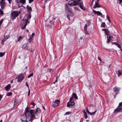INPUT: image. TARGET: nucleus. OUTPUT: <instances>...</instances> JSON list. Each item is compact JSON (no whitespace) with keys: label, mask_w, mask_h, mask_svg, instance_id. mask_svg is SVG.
Segmentation results:
<instances>
[{"label":"nucleus","mask_w":122,"mask_h":122,"mask_svg":"<svg viewBox=\"0 0 122 122\" xmlns=\"http://www.w3.org/2000/svg\"><path fill=\"white\" fill-rule=\"evenodd\" d=\"M26 8L29 11L28 12H30L32 10L30 6H29L28 5H27V6Z\"/></svg>","instance_id":"nucleus-22"},{"label":"nucleus","mask_w":122,"mask_h":122,"mask_svg":"<svg viewBox=\"0 0 122 122\" xmlns=\"http://www.w3.org/2000/svg\"><path fill=\"white\" fill-rule=\"evenodd\" d=\"M80 3L76 0H73V5H72V6H76L79 4Z\"/></svg>","instance_id":"nucleus-17"},{"label":"nucleus","mask_w":122,"mask_h":122,"mask_svg":"<svg viewBox=\"0 0 122 122\" xmlns=\"http://www.w3.org/2000/svg\"><path fill=\"white\" fill-rule=\"evenodd\" d=\"M117 72H118L117 74H118V76H119V75H122V74L120 71H119V70L118 71H117Z\"/></svg>","instance_id":"nucleus-36"},{"label":"nucleus","mask_w":122,"mask_h":122,"mask_svg":"<svg viewBox=\"0 0 122 122\" xmlns=\"http://www.w3.org/2000/svg\"><path fill=\"white\" fill-rule=\"evenodd\" d=\"M98 2H95V4L94 5L93 8H98V7H101V6H100L99 4L98 3Z\"/></svg>","instance_id":"nucleus-13"},{"label":"nucleus","mask_w":122,"mask_h":122,"mask_svg":"<svg viewBox=\"0 0 122 122\" xmlns=\"http://www.w3.org/2000/svg\"><path fill=\"white\" fill-rule=\"evenodd\" d=\"M26 85L28 87V88H29V87L28 84V83L27 82H26Z\"/></svg>","instance_id":"nucleus-46"},{"label":"nucleus","mask_w":122,"mask_h":122,"mask_svg":"<svg viewBox=\"0 0 122 122\" xmlns=\"http://www.w3.org/2000/svg\"><path fill=\"white\" fill-rule=\"evenodd\" d=\"M107 19H109L108 15H107Z\"/></svg>","instance_id":"nucleus-57"},{"label":"nucleus","mask_w":122,"mask_h":122,"mask_svg":"<svg viewBox=\"0 0 122 122\" xmlns=\"http://www.w3.org/2000/svg\"><path fill=\"white\" fill-rule=\"evenodd\" d=\"M93 11L95 14H97L98 15H102V14L100 11H97L94 10H93Z\"/></svg>","instance_id":"nucleus-14"},{"label":"nucleus","mask_w":122,"mask_h":122,"mask_svg":"<svg viewBox=\"0 0 122 122\" xmlns=\"http://www.w3.org/2000/svg\"><path fill=\"white\" fill-rule=\"evenodd\" d=\"M29 3H30L31 2H32L33 1V0H29Z\"/></svg>","instance_id":"nucleus-47"},{"label":"nucleus","mask_w":122,"mask_h":122,"mask_svg":"<svg viewBox=\"0 0 122 122\" xmlns=\"http://www.w3.org/2000/svg\"><path fill=\"white\" fill-rule=\"evenodd\" d=\"M22 37L21 36H20L19 37V38H18V41H20V40H21V39H22Z\"/></svg>","instance_id":"nucleus-35"},{"label":"nucleus","mask_w":122,"mask_h":122,"mask_svg":"<svg viewBox=\"0 0 122 122\" xmlns=\"http://www.w3.org/2000/svg\"><path fill=\"white\" fill-rule=\"evenodd\" d=\"M32 39L30 38L28 39V41L29 42H30L32 41Z\"/></svg>","instance_id":"nucleus-43"},{"label":"nucleus","mask_w":122,"mask_h":122,"mask_svg":"<svg viewBox=\"0 0 122 122\" xmlns=\"http://www.w3.org/2000/svg\"><path fill=\"white\" fill-rule=\"evenodd\" d=\"M14 106H15L18 103V101L17 99H15L14 100Z\"/></svg>","instance_id":"nucleus-26"},{"label":"nucleus","mask_w":122,"mask_h":122,"mask_svg":"<svg viewBox=\"0 0 122 122\" xmlns=\"http://www.w3.org/2000/svg\"><path fill=\"white\" fill-rule=\"evenodd\" d=\"M70 113V112H66L65 114V115H68V114H69Z\"/></svg>","instance_id":"nucleus-44"},{"label":"nucleus","mask_w":122,"mask_h":122,"mask_svg":"<svg viewBox=\"0 0 122 122\" xmlns=\"http://www.w3.org/2000/svg\"><path fill=\"white\" fill-rule=\"evenodd\" d=\"M22 48L25 50H30V51H32L33 50H30V47H29L28 46H27L26 44H23L22 46Z\"/></svg>","instance_id":"nucleus-9"},{"label":"nucleus","mask_w":122,"mask_h":122,"mask_svg":"<svg viewBox=\"0 0 122 122\" xmlns=\"http://www.w3.org/2000/svg\"><path fill=\"white\" fill-rule=\"evenodd\" d=\"M79 4V6L81 9L84 10H85V8L83 5L82 2H81Z\"/></svg>","instance_id":"nucleus-15"},{"label":"nucleus","mask_w":122,"mask_h":122,"mask_svg":"<svg viewBox=\"0 0 122 122\" xmlns=\"http://www.w3.org/2000/svg\"><path fill=\"white\" fill-rule=\"evenodd\" d=\"M20 2L22 4V5L24 3H25V0H20Z\"/></svg>","instance_id":"nucleus-27"},{"label":"nucleus","mask_w":122,"mask_h":122,"mask_svg":"<svg viewBox=\"0 0 122 122\" xmlns=\"http://www.w3.org/2000/svg\"><path fill=\"white\" fill-rule=\"evenodd\" d=\"M20 13V11H14L11 12V16L14 19H15L16 17L18 16Z\"/></svg>","instance_id":"nucleus-3"},{"label":"nucleus","mask_w":122,"mask_h":122,"mask_svg":"<svg viewBox=\"0 0 122 122\" xmlns=\"http://www.w3.org/2000/svg\"><path fill=\"white\" fill-rule=\"evenodd\" d=\"M28 20L27 19H25V18H24L22 20V21H23L22 23L21 27L22 29H24L25 28L27 25Z\"/></svg>","instance_id":"nucleus-4"},{"label":"nucleus","mask_w":122,"mask_h":122,"mask_svg":"<svg viewBox=\"0 0 122 122\" xmlns=\"http://www.w3.org/2000/svg\"><path fill=\"white\" fill-rule=\"evenodd\" d=\"M97 111V110H96L94 112H92V113H91L89 111H88L87 112L88 113L90 114V115H94L95 114V113H96Z\"/></svg>","instance_id":"nucleus-25"},{"label":"nucleus","mask_w":122,"mask_h":122,"mask_svg":"<svg viewBox=\"0 0 122 122\" xmlns=\"http://www.w3.org/2000/svg\"><path fill=\"white\" fill-rule=\"evenodd\" d=\"M114 92L116 93V94H117L119 91V88L115 87L114 88Z\"/></svg>","instance_id":"nucleus-19"},{"label":"nucleus","mask_w":122,"mask_h":122,"mask_svg":"<svg viewBox=\"0 0 122 122\" xmlns=\"http://www.w3.org/2000/svg\"><path fill=\"white\" fill-rule=\"evenodd\" d=\"M26 31L27 32H29V30L28 29H27L26 30Z\"/></svg>","instance_id":"nucleus-63"},{"label":"nucleus","mask_w":122,"mask_h":122,"mask_svg":"<svg viewBox=\"0 0 122 122\" xmlns=\"http://www.w3.org/2000/svg\"><path fill=\"white\" fill-rule=\"evenodd\" d=\"M27 17L29 19H30L31 17V16L30 15V12H28L27 15Z\"/></svg>","instance_id":"nucleus-29"},{"label":"nucleus","mask_w":122,"mask_h":122,"mask_svg":"<svg viewBox=\"0 0 122 122\" xmlns=\"http://www.w3.org/2000/svg\"><path fill=\"white\" fill-rule=\"evenodd\" d=\"M10 88L11 86H10V84H8L5 87V88L6 89V91H8L10 90Z\"/></svg>","instance_id":"nucleus-20"},{"label":"nucleus","mask_w":122,"mask_h":122,"mask_svg":"<svg viewBox=\"0 0 122 122\" xmlns=\"http://www.w3.org/2000/svg\"><path fill=\"white\" fill-rule=\"evenodd\" d=\"M53 71H54V70L53 69H50L49 71L50 72H52Z\"/></svg>","instance_id":"nucleus-48"},{"label":"nucleus","mask_w":122,"mask_h":122,"mask_svg":"<svg viewBox=\"0 0 122 122\" xmlns=\"http://www.w3.org/2000/svg\"><path fill=\"white\" fill-rule=\"evenodd\" d=\"M29 107H26L25 108V114L26 115L28 114L29 113Z\"/></svg>","instance_id":"nucleus-18"},{"label":"nucleus","mask_w":122,"mask_h":122,"mask_svg":"<svg viewBox=\"0 0 122 122\" xmlns=\"http://www.w3.org/2000/svg\"><path fill=\"white\" fill-rule=\"evenodd\" d=\"M107 29H103L102 30H103V31H105L106 30H107Z\"/></svg>","instance_id":"nucleus-58"},{"label":"nucleus","mask_w":122,"mask_h":122,"mask_svg":"<svg viewBox=\"0 0 122 122\" xmlns=\"http://www.w3.org/2000/svg\"><path fill=\"white\" fill-rule=\"evenodd\" d=\"M75 104V102L74 101L72 100H70L67 103V107H69L71 106H72L74 105Z\"/></svg>","instance_id":"nucleus-10"},{"label":"nucleus","mask_w":122,"mask_h":122,"mask_svg":"<svg viewBox=\"0 0 122 122\" xmlns=\"http://www.w3.org/2000/svg\"><path fill=\"white\" fill-rule=\"evenodd\" d=\"M119 4H121V3H122V0H119Z\"/></svg>","instance_id":"nucleus-53"},{"label":"nucleus","mask_w":122,"mask_h":122,"mask_svg":"<svg viewBox=\"0 0 122 122\" xmlns=\"http://www.w3.org/2000/svg\"><path fill=\"white\" fill-rule=\"evenodd\" d=\"M2 98V96L1 95H0V101Z\"/></svg>","instance_id":"nucleus-51"},{"label":"nucleus","mask_w":122,"mask_h":122,"mask_svg":"<svg viewBox=\"0 0 122 122\" xmlns=\"http://www.w3.org/2000/svg\"><path fill=\"white\" fill-rule=\"evenodd\" d=\"M113 43L115 45L117 46L119 48H121V46L119 44L116 43V42H113L112 43V44H113Z\"/></svg>","instance_id":"nucleus-23"},{"label":"nucleus","mask_w":122,"mask_h":122,"mask_svg":"<svg viewBox=\"0 0 122 122\" xmlns=\"http://www.w3.org/2000/svg\"><path fill=\"white\" fill-rule=\"evenodd\" d=\"M85 32V34H88V33L87 32V29H84Z\"/></svg>","instance_id":"nucleus-40"},{"label":"nucleus","mask_w":122,"mask_h":122,"mask_svg":"<svg viewBox=\"0 0 122 122\" xmlns=\"http://www.w3.org/2000/svg\"><path fill=\"white\" fill-rule=\"evenodd\" d=\"M9 2V4H10L11 3V0H7Z\"/></svg>","instance_id":"nucleus-56"},{"label":"nucleus","mask_w":122,"mask_h":122,"mask_svg":"<svg viewBox=\"0 0 122 122\" xmlns=\"http://www.w3.org/2000/svg\"><path fill=\"white\" fill-rule=\"evenodd\" d=\"M34 110L31 109L29 112V114L31 116L28 114L27 116L26 115V120L27 122H31L33 120L35 119V114L34 113Z\"/></svg>","instance_id":"nucleus-2"},{"label":"nucleus","mask_w":122,"mask_h":122,"mask_svg":"<svg viewBox=\"0 0 122 122\" xmlns=\"http://www.w3.org/2000/svg\"><path fill=\"white\" fill-rule=\"evenodd\" d=\"M0 4L2 9H3L5 6V2L0 1Z\"/></svg>","instance_id":"nucleus-12"},{"label":"nucleus","mask_w":122,"mask_h":122,"mask_svg":"<svg viewBox=\"0 0 122 122\" xmlns=\"http://www.w3.org/2000/svg\"><path fill=\"white\" fill-rule=\"evenodd\" d=\"M89 25V24H86L84 27V29H87V26Z\"/></svg>","instance_id":"nucleus-41"},{"label":"nucleus","mask_w":122,"mask_h":122,"mask_svg":"<svg viewBox=\"0 0 122 122\" xmlns=\"http://www.w3.org/2000/svg\"><path fill=\"white\" fill-rule=\"evenodd\" d=\"M31 104L33 105V106H34L35 105V104L33 102H32L31 103Z\"/></svg>","instance_id":"nucleus-50"},{"label":"nucleus","mask_w":122,"mask_h":122,"mask_svg":"<svg viewBox=\"0 0 122 122\" xmlns=\"http://www.w3.org/2000/svg\"><path fill=\"white\" fill-rule=\"evenodd\" d=\"M3 12L2 10L1 9H0V15H1L2 16L3 15Z\"/></svg>","instance_id":"nucleus-31"},{"label":"nucleus","mask_w":122,"mask_h":122,"mask_svg":"<svg viewBox=\"0 0 122 122\" xmlns=\"http://www.w3.org/2000/svg\"><path fill=\"white\" fill-rule=\"evenodd\" d=\"M60 103V101L59 100H56L55 101L53 102L52 104L53 106L54 107H57Z\"/></svg>","instance_id":"nucleus-5"},{"label":"nucleus","mask_w":122,"mask_h":122,"mask_svg":"<svg viewBox=\"0 0 122 122\" xmlns=\"http://www.w3.org/2000/svg\"><path fill=\"white\" fill-rule=\"evenodd\" d=\"M108 21H109L110 22V19H108Z\"/></svg>","instance_id":"nucleus-64"},{"label":"nucleus","mask_w":122,"mask_h":122,"mask_svg":"<svg viewBox=\"0 0 122 122\" xmlns=\"http://www.w3.org/2000/svg\"><path fill=\"white\" fill-rule=\"evenodd\" d=\"M24 77V75L23 74L19 75L17 78V81L18 82H21L23 80Z\"/></svg>","instance_id":"nucleus-6"},{"label":"nucleus","mask_w":122,"mask_h":122,"mask_svg":"<svg viewBox=\"0 0 122 122\" xmlns=\"http://www.w3.org/2000/svg\"><path fill=\"white\" fill-rule=\"evenodd\" d=\"M30 94V90L29 88L28 89V96H29Z\"/></svg>","instance_id":"nucleus-45"},{"label":"nucleus","mask_w":122,"mask_h":122,"mask_svg":"<svg viewBox=\"0 0 122 122\" xmlns=\"http://www.w3.org/2000/svg\"><path fill=\"white\" fill-rule=\"evenodd\" d=\"M98 59L100 61H101V59L99 57H98Z\"/></svg>","instance_id":"nucleus-55"},{"label":"nucleus","mask_w":122,"mask_h":122,"mask_svg":"<svg viewBox=\"0 0 122 122\" xmlns=\"http://www.w3.org/2000/svg\"><path fill=\"white\" fill-rule=\"evenodd\" d=\"M88 24H89V25L91 24V22L90 21H88L87 22Z\"/></svg>","instance_id":"nucleus-52"},{"label":"nucleus","mask_w":122,"mask_h":122,"mask_svg":"<svg viewBox=\"0 0 122 122\" xmlns=\"http://www.w3.org/2000/svg\"><path fill=\"white\" fill-rule=\"evenodd\" d=\"M105 22L102 23L101 25V27H104L105 26Z\"/></svg>","instance_id":"nucleus-34"},{"label":"nucleus","mask_w":122,"mask_h":122,"mask_svg":"<svg viewBox=\"0 0 122 122\" xmlns=\"http://www.w3.org/2000/svg\"><path fill=\"white\" fill-rule=\"evenodd\" d=\"M34 35H35V33H33L31 35H30V36H29L30 38L32 39L33 37L34 36Z\"/></svg>","instance_id":"nucleus-32"},{"label":"nucleus","mask_w":122,"mask_h":122,"mask_svg":"<svg viewBox=\"0 0 122 122\" xmlns=\"http://www.w3.org/2000/svg\"><path fill=\"white\" fill-rule=\"evenodd\" d=\"M13 82V80H12L10 81V83H12Z\"/></svg>","instance_id":"nucleus-61"},{"label":"nucleus","mask_w":122,"mask_h":122,"mask_svg":"<svg viewBox=\"0 0 122 122\" xmlns=\"http://www.w3.org/2000/svg\"><path fill=\"white\" fill-rule=\"evenodd\" d=\"M49 1L48 0H46L45 2V3H44V5H46V2L48 1Z\"/></svg>","instance_id":"nucleus-49"},{"label":"nucleus","mask_w":122,"mask_h":122,"mask_svg":"<svg viewBox=\"0 0 122 122\" xmlns=\"http://www.w3.org/2000/svg\"><path fill=\"white\" fill-rule=\"evenodd\" d=\"M74 97L76 99H78V97L74 93H72V97L70 98V100H72Z\"/></svg>","instance_id":"nucleus-11"},{"label":"nucleus","mask_w":122,"mask_h":122,"mask_svg":"<svg viewBox=\"0 0 122 122\" xmlns=\"http://www.w3.org/2000/svg\"><path fill=\"white\" fill-rule=\"evenodd\" d=\"M86 111L87 112L89 111V110H88V109L87 108L86 109Z\"/></svg>","instance_id":"nucleus-60"},{"label":"nucleus","mask_w":122,"mask_h":122,"mask_svg":"<svg viewBox=\"0 0 122 122\" xmlns=\"http://www.w3.org/2000/svg\"><path fill=\"white\" fill-rule=\"evenodd\" d=\"M33 73H31L28 76V78H30L32 76H33Z\"/></svg>","instance_id":"nucleus-37"},{"label":"nucleus","mask_w":122,"mask_h":122,"mask_svg":"<svg viewBox=\"0 0 122 122\" xmlns=\"http://www.w3.org/2000/svg\"><path fill=\"white\" fill-rule=\"evenodd\" d=\"M34 111L35 114H36L37 113H40L41 112V110L39 108H37L36 109V111Z\"/></svg>","instance_id":"nucleus-21"},{"label":"nucleus","mask_w":122,"mask_h":122,"mask_svg":"<svg viewBox=\"0 0 122 122\" xmlns=\"http://www.w3.org/2000/svg\"><path fill=\"white\" fill-rule=\"evenodd\" d=\"M12 94V93H11L10 92H9L7 94V96H11Z\"/></svg>","instance_id":"nucleus-39"},{"label":"nucleus","mask_w":122,"mask_h":122,"mask_svg":"<svg viewBox=\"0 0 122 122\" xmlns=\"http://www.w3.org/2000/svg\"><path fill=\"white\" fill-rule=\"evenodd\" d=\"M105 32L106 35L107 36H108V35H109L110 32L107 29V30L105 31Z\"/></svg>","instance_id":"nucleus-28"},{"label":"nucleus","mask_w":122,"mask_h":122,"mask_svg":"<svg viewBox=\"0 0 122 122\" xmlns=\"http://www.w3.org/2000/svg\"><path fill=\"white\" fill-rule=\"evenodd\" d=\"M4 38H5V39H6V40L7 39H8L9 38V36H6L5 37L4 36Z\"/></svg>","instance_id":"nucleus-38"},{"label":"nucleus","mask_w":122,"mask_h":122,"mask_svg":"<svg viewBox=\"0 0 122 122\" xmlns=\"http://www.w3.org/2000/svg\"><path fill=\"white\" fill-rule=\"evenodd\" d=\"M74 9L75 10H78V8L76 7H74Z\"/></svg>","instance_id":"nucleus-54"},{"label":"nucleus","mask_w":122,"mask_h":122,"mask_svg":"<svg viewBox=\"0 0 122 122\" xmlns=\"http://www.w3.org/2000/svg\"><path fill=\"white\" fill-rule=\"evenodd\" d=\"M79 60L80 61L81 59V57H79Z\"/></svg>","instance_id":"nucleus-62"},{"label":"nucleus","mask_w":122,"mask_h":122,"mask_svg":"<svg viewBox=\"0 0 122 122\" xmlns=\"http://www.w3.org/2000/svg\"><path fill=\"white\" fill-rule=\"evenodd\" d=\"M5 0H0V1H1V2H5L4 1Z\"/></svg>","instance_id":"nucleus-59"},{"label":"nucleus","mask_w":122,"mask_h":122,"mask_svg":"<svg viewBox=\"0 0 122 122\" xmlns=\"http://www.w3.org/2000/svg\"><path fill=\"white\" fill-rule=\"evenodd\" d=\"M6 40V39L4 38H3V39L1 41V44H3L4 42H5V41Z\"/></svg>","instance_id":"nucleus-33"},{"label":"nucleus","mask_w":122,"mask_h":122,"mask_svg":"<svg viewBox=\"0 0 122 122\" xmlns=\"http://www.w3.org/2000/svg\"><path fill=\"white\" fill-rule=\"evenodd\" d=\"M83 112L84 115L85 119H87V116L86 112L85 111H83Z\"/></svg>","instance_id":"nucleus-24"},{"label":"nucleus","mask_w":122,"mask_h":122,"mask_svg":"<svg viewBox=\"0 0 122 122\" xmlns=\"http://www.w3.org/2000/svg\"><path fill=\"white\" fill-rule=\"evenodd\" d=\"M122 107H117L115 109L113 113H115V114L119 112H122Z\"/></svg>","instance_id":"nucleus-7"},{"label":"nucleus","mask_w":122,"mask_h":122,"mask_svg":"<svg viewBox=\"0 0 122 122\" xmlns=\"http://www.w3.org/2000/svg\"><path fill=\"white\" fill-rule=\"evenodd\" d=\"M122 106V102H120L118 106V107H121Z\"/></svg>","instance_id":"nucleus-42"},{"label":"nucleus","mask_w":122,"mask_h":122,"mask_svg":"<svg viewBox=\"0 0 122 122\" xmlns=\"http://www.w3.org/2000/svg\"><path fill=\"white\" fill-rule=\"evenodd\" d=\"M26 118V115L25 114V115H22L20 117L22 122H27Z\"/></svg>","instance_id":"nucleus-8"},{"label":"nucleus","mask_w":122,"mask_h":122,"mask_svg":"<svg viewBox=\"0 0 122 122\" xmlns=\"http://www.w3.org/2000/svg\"><path fill=\"white\" fill-rule=\"evenodd\" d=\"M113 38V37H112L110 36H107V43H109L112 40V38Z\"/></svg>","instance_id":"nucleus-16"},{"label":"nucleus","mask_w":122,"mask_h":122,"mask_svg":"<svg viewBox=\"0 0 122 122\" xmlns=\"http://www.w3.org/2000/svg\"><path fill=\"white\" fill-rule=\"evenodd\" d=\"M5 52H4L3 53V52H0V57H2L5 54Z\"/></svg>","instance_id":"nucleus-30"},{"label":"nucleus","mask_w":122,"mask_h":122,"mask_svg":"<svg viewBox=\"0 0 122 122\" xmlns=\"http://www.w3.org/2000/svg\"><path fill=\"white\" fill-rule=\"evenodd\" d=\"M68 2V4H66V11L67 12V19L70 20V16H72L73 15V13L71 9V6L73 5L74 0H66Z\"/></svg>","instance_id":"nucleus-1"}]
</instances>
